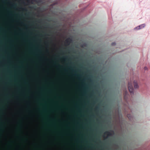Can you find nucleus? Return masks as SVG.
I'll use <instances>...</instances> for the list:
<instances>
[{"mask_svg": "<svg viewBox=\"0 0 150 150\" xmlns=\"http://www.w3.org/2000/svg\"><path fill=\"white\" fill-rule=\"evenodd\" d=\"M128 86L129 90L130 93L131 94H133V88L132 83L129 82L128 84Z\"/></svg>", "mask_w": 150, "mask_h": 150, "instance_id": "f257e3e1", "label": "nucleus"}, {"mask_svg": "<svg viewBox=\"0 0 150 150\" xmlns=\"http://www.w3.org/2000/svg\"><path fill=\"white\" fill-rule=\"evenodd\" d=\"M145 25L144 24H142L135 27L134 28L135 30H139L145 27Z\"/></svg>", "mask_w": 150, "mask_h": 150, "instance_id": "f03ea898", "label": "nucleus"}, {"mask_svg": "<svg viewBox=\"0 0 150 150\" xmlns=\"http://www.w3.org/2000/svg\"><path fill=\"white\" fill-rule=\"evenodd\" d=\"M134 87L135 88H139V86L138 85V84L137 83V82L134 81Z\"/></svg>", "mask_w": 150, "mask_h": 150, "instance_id": "7ed1b4c3", "label": "nucleus"}, {"mask_svg": "<svg viewBox=\"0 0 150 150\" xmlns=\"http://www.w3.org/2000/svg\"><path fill=\"white\" fill-rule=\"evenodd\" d=\"M65 42L68 45H69L70 43V39L68 38L67 39L65 40Z\"/></svg>", "mask_w": 150, "mask_h": 150, "instance_id": "20e7f679", "label": "nucleus"}, {"mask_svg": "<svg viewBox=\"0 0 150 150\" xmlns=\"http://www.w3.org/2000/svg\"><path fill=\"white\" fill-rule=\"evenodd\" d=\"M105 134H107L108 135V136H110L111 135V133L108 131H106L105 132Z\"/></svg>", "mask_w": 150, "mask_h": 150, "instance_id": "39448f33", "label": "nucleus"}, {"mask_svg": "<svg viewBox=\"0 0 150 150\" xmlns=\"http://www.w3.org/2000/svg\"><path fill=\"white\" fill-rule=\"evenodd\" d=\"M88 89V87H84V93L85 94L87 92V91Z\"/></svg>", "mask_w": 150, "mask_h": 150, "instance_id": "423d86ee", "label": "nucleus"}, {"mask_svg": "<svg viewBox=\"0 0 150 150\" xmlns=\"http://www.w3.org/2000/svg\"><path fill=\"white\" fill-rule=\"evenodd\" d=\"M127 117H128L129 119H131L130 116V115L128 114V115H127Z\"/></svg>", "mask_w": 150, "mask_h": 150, "instance_id": "0eeeda50", "label": "nucleus"}, {"mask_svg": "<svg viewBox=\"0 0 150 150\" xmlns=\"http://www.w3.org/2000/svg\"><path fill=\"white\" fill-rule=\"evenodd\" d=\"M66 58H67V56H66L65 57H63V59L65 61L66 60Z\"/></svg>", "mask_w": 150, "mask_h": 150, "instance_id": "6e6552de", "label": "nucleus"}, {"mask_svg": "<svg viewBox=\"0 0 150 150\" xmlns=\"http://www.w3.org/2000/svg\"><path fill=\"white\" fill-rule=\"evenodd\" d=\"M98 109V107H97L96 108V110H97Z\"/></svg>", "mask_w": 150, "mask_h": 150, "instance_id": "1a4fd4ad", "label": "nucleus"}, {"mask_svg": "<svg viewBox=\"0 0 150 150\" xmlns=\"http://www.w3.org/2000/svg\"><path fill=\"white\" fill-rule=\"evenodd\" d=\"M20 8L21 9L23 10H25V8Z\"/></svg>", "mask_w": 150, "mask_h": 150, "instance_id": "9d476101", "label": "nucleus"}, {"mask_svg": "<svg viewBox=\"0 0 150 150\" xmlns=\"http://www.w3.org/2000/svg\"><path fill=\"white\" fill-rule=\"evenodd\" d=\"M144 69L145 70H146L147 69V68L146 67H144Z\"/></svg>", "mask_w": 150, "mask_h": 150, "instance_id": "9b49d317", "label": "nucleus"}, {"mask_svg": "<svg viewBox=\"0 0 150 150\" xmlns=\"http://www.w3.org/2000/svg\"><path fill=\"white\" fill-rule=\"evenodd\" d=\"M115 43H112V45H115Z\"/></svg>", "mask_w": 150, "mask_h": 150, "instance_id": "f8f14e48", "label": "nucleus"}, {"mask_svg": "<svg viewBox=\"0 0 150 150\" xmlns=\"http://www.w3.org/2000/svg\"><path fill=\"white\" fill-rule=\"evenodd\" d=\"M11 6H12V7H14L15 6V5L14 4H12L11 5Z\"/></svg>", "mask_w": 150, "mask_h": 150, "instance_id": "ddd939ff", "label": "nucleus"}, {"mask_svg": "<svg viewBox=\"0 0 150 150\" xmlns=\"http://www.w3.org/2000/svg\"><path fill=\"white\" fill-rule=\"evenodd\" d=\"M27 102L28 103H30V101H27Z\"/></svg>", "mask_w": 150, "mask_h": 150, "instance_id": "4468645a", "label": "nucleus"}, {"mask_svg": "<svg viewBox=\"0 0 150 150\" xmlns=\"http://www.w3.org/2000/svg\"><path fill=\"white\" fill-rule=\"evenodd\" d=\"M75 75H78L77 73H76L75 74Z\"/></svg>", "mask_w": 150, "mask_h": 150, "instance_id": "2eb2a0df", "label": "nucleus"}, {"mask_svg": "<svg viewBox=\"0 0 150 150\" xmlns=\"http://www.w3.org/2000/svg\"><path fill=\"white\" fill-rule=\"evenodd\" d=\"M82 86H85V84H83V85H82Z\"/></svg>", "mask_w": 150, "mask_h": 150, "instance_id": "dca6fc26", "label": "nucleus"}, {"mask_svg": "<svg viewBox=\"0 0 150 150\" xmlns=\"http://www.w3.org/2000/svg\"><path fill=\"white\" fill-rule=\"evenodd\" d=\"M72 71H73V72H74V71H75L73 69H72Z\"/></svg>", "mask_w": 150, "mask_h": 150, "instance_id": "f3484780", "label": "nucleus"}, {"mask_svg": "<svg viewBox=\"0 0 150 150\" xmlns=\"http://www.w3.org/2000/svg\"><path fill=\"white\" fill-rule=\"evenodd\" d=\"M10 15H12V14L11 13H10Z\"/></svg>", "mask_w": 150, "mask_h": 150, "instance_id": "a211bd4d", "label": "nucleus"}, {"mask_svg": "<svg viewBox=\"0 0 150 150\" xmlns=\"http://www.w3.org/2000/svg\"><path fill=\"white\" fill-rule=\"evenodd\" d=\"M32 97H33V95H32Z\"/></svg>", "mask_w": 150, "mask_h": 150, "instance_id": "6ab92c4d", "label": "nucleus"}, {"mask_svg": "<svg viewBox=\"0 0 150 150\" xmlns=\"http://www.w3.org/2000/svg\"><path fill=\"white\" fill-rule=\"evenodd\" d=\"M47 52H48V50H47Z\"/></svg>", "mask_w": 150, "mask_h": 150, "instance_id": "aec40b11", "label": "nucleus"}]
</instances>
